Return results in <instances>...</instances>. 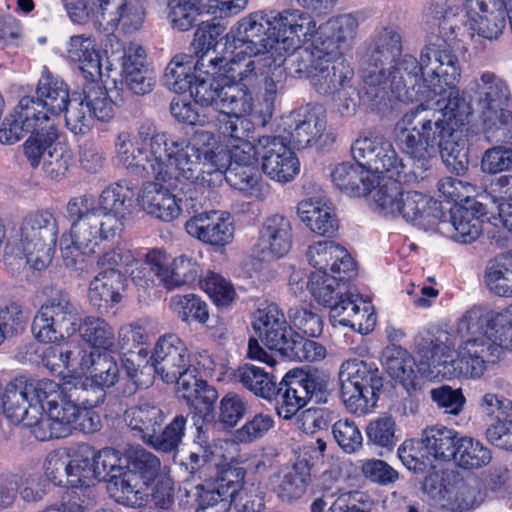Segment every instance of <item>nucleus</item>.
Returning <instances> with one entry per match:
<instances>
[{"label":"nucleus","mask_w":512,"mask_h":512,"mask_svg":"<svg viewBox=\"0 0 512 512\" xmlns=\"http://www.w3.org/2000/svg\"><path fill=\"white\" fill-rule=\"evenodd\" d=\"M463 343L450 353V367L458 376L480 377L505 349L512 350V304L502 310L481 306L469 309L457 324Z\"/></svg>","instance_id":"1"},{"label":"nucleus","mask_w":512,"mask_h":512,"mask_svg":"<svg viewBox=\"0 0 512 512\" xmlns=\"http://www.w3.org/2000/svg\"><path fill=\"white\" fill-rule=\"evenodd\" d=\"M315 20L294 9L276 15L252 13L240 19L225 38L250 57L286 55L314 32Z\"/></svg>","instance_id":"2"},{"label":"nucleus","mask_w":512,"mask_h":512,"mask_svg":"<svg viewBox=\"0 0 512 512\" xmlns=\"http://www.w3.org/2000/svg\"><path fill=\"white\" fill-rule=\"evenodd\" d=\"M217 141L213 131H196L191 142L182 137L166 135L163 145L158 181L172 189L178 188L180 179L191 183L210 185L211 179L218 178L217 161L226 160V156H216Z\"/></svg>","instance_id":"3"},{"label":"nucleus","mask_w":512,"mask_h":512,"mask_svg":"<svg viewBox=\"0 0 512 512\" xmlns=\"http://www.w3.org/2000/svg\"><path fill=\"white\" fill-rule=\"evenodd\" d=\"M437 105L438 109H427L419 104L406 112L394 127V140L400 150L422 164L437 154L447 162L448 104L442 99Z\"/></svg>","instance_id":"4"},{"label":"nucleus","mask_w":512,"mask_h":512,"mask_svg":"<svg viewBox=\"0 0 512 512\" xmlns=\"http://www.w3.org/2000/svg\"><path fill=\"white\" fill-rule=\"evenodd\" d=\"M58 223L48 211L28 213L19 228L18 241L8 242L4 263L12 270L29 266L41 271L51 262L55 252Z\"/></svg>","instance_id":"5"},{"label":"nucleus","mask_w":512,"mask_h":512,"mask_svg":"<svg viewBox=\"0 0 512 512\" xmlns=\"http://www.w3.org/2000/svg\"><path fill=\"white\" fill-rule=\"evenodd\" d=\"M402 54V36L394 25H381L375 28L360 48L364 97L376 101L382 97L387 84V69Z\"/></svg>","instance_id":"6"},{"label":"nucleus","mask_w":512,"mask_h":512,"mask_svg":"<svg viewBox=\"0 0 512 512\" xmlns=\"http://www.w3.org/2000/svg\"><path fill=\"white\" fill-rule=\"evenodd\" d=\"M252 326L269 349L278 351L290 360L313 362L326 355V349L320 343L305 339L289 327L284 314L276 305L258 309Z\"/></svg>","instance_id":"7"},{"label":"nucleus","mask_w":512,"mask_h":512,"mask_svg":"<svg viewBox=\"0 0 512 512\" xmlns=\"http://www.w3.org/2000/svg\"><path fill=\"white\" fill-rule=\"evenodd\" d=\"M468 90L477 97L487 141L512 143V103L505 82L494 73L483 72Z\"/></svg>","instance_id":"8"},{"label":"nucleus","mask_w":512,"mask_h":512,"mask_svg":"<svg viewBox=\"0 0 512 512\" xmlns=\"http://www.w3.org/2000/svg\"><path fill=\"white\" fill-rule=\"evenodd\" d=\"M164 420L162 409L149 402L140 403L125 412V421L135 437L157 451L175 452L185 435L187 418L176 415L163 427Z\"/></svg>","instance_id":"9"},{"label":"nucleus","mask_w":512,"mask_h":512,"mask_svg":"<svg viewBox=\"0 0 512 512\" xmlns=\"http://www.w3.org/2000/svg\"><path fill=\"white\" fill-rule=\"evenodd\" d=\"M329 381L324 376L307 373L301 369L289 371L280 381L276 412L291 419L309 401L326 404L330 397Z\"/></svg>","instance_id":"10"},{"label":"nucleus","mask_w":512,"mask_h":512,"mask_svg":"<svg viewBox=\"0 0 512 512\" xmlns=\"http://www.w3.org/2000/svg\"><path fill=\"white\" fill-rule=\"evenodd\" d=\"M80 321V313L70 295L59 292L41 305L31 328L38 341L53 343L78 331Z\"/></svg>","instance_id":"11"},{"label":"nucleus","mask_w":512,"mask_h":512,"mask_svg":"<svg viewBox=\"0 0 512 512\" xmlns=\"http://www.w3.org/2000/svg\"><path fill=\"white\" fill-rule=\"evenodd\" d=\"M47 378L18 375L10 380L0 395L3 414L12 423H24L33 429L43 408L40 405Z\"/></svg>","instance_id":"12"},{"label":"nucleus","mask_w":512,"mask_h":512,"mask_svg":"<svg viewBox=\"0 0 512 512\" xmlns=\"http://www.w3.org/2000/svg\"><path fill=\"white\" fill-rule=\"evenodd\" d=\"M67 128L75 135L87 134L95 119L106 122L113 118L114 103L100 83L89 82L81 94H73L64 108Z\"/></svg>","instance_id":"13"},{"label":"nucleus","mask_w":512,"mask_h":512,"mask_svg":"<svg viewBox=\"0 0 512 512\" xmlns=\"http://www.w3.org/2000/svg\"><path fill=\"white\" fill-rule=\"evenodd\" d=\"M42 394L43 412L32 429L33 435L40 441L66 437L77 421L78 408L64 399L53 380L46 379Z\"/></svg>","instance_id":"14"},{"label":"nucleus","mask_w":512,"mask_h":512,"mask_svg":"<svg viewBox=\"0 0 512 512\" xmlns=\"http://www.w3.org/2000/svg\"><path fill=\"white\" fill-rule=\"evenodd\" d=\"M93 455L94 449L87 445L79 447L71 457L49 455L47 474L58 486L89 491L99 476V471L93 468Z\"/></svg>","instance_id":"15"},{"label":"nucleus","mask_w":512,"mask_h":512,"mask_svg":"<svg viewBox=\"0 0 512 512\" xmlns=\"http://www.w3.org/2000/svg\"><path fill=\"white\" fill-rule=\"evenodd\" d=\"M166 135L156 136L149 143V153L140 142H134L127 133H120L115 143L116 160L130 174L158 181V171Z\"/></svg>","instance_id":"16"},{"label":"nucleus","mask_w":512,"mask_h":512,"mask_svg":"<svg viewBox=\"0 0 512 512\" xmlns=\"http://www.w3.org/2000/svg\"><path fill=\"white\" fill-rule=\"evenodd\" d=\"M290 142L294 147L306 148L315 145L318 149L331 146L336 135L327 129V119L321 107H302L287 116Z\"/></svg>","instance_id":"17"},{"label":"nucleus","mask_w":512,"mask_h":512,"mask_svg":"<svg viewBox=\"0 0 512 512\" xmlns=\"http://www.w3.org/2000/svg\"><path fill=\"white\" fill-rule=\"evenodd\" d=\"M259 155L262 170L271 180L287 183L299 172V160L287 146L282 136H262L258 138Z\"/></svg>","instance_id":"18"},{"label":"nucleus","mask_w":512,"mask_h":512,"mask_svg":"<svg viewBox=\"0 0 512 512\" xmlns=\"http://www.w3.org/2000/svg\"><path fill=\"white\" fill-rule=\"evenodd\" d=\"M311 482L310 463L302 458L273 472L268 478V488L278 501L293 505L304 498Z\"/></svg>","instance_id":"19"},{"label":"nucleus","mask_w":512,"mask_h":512,"mask_svg":"<svg viewBox=\"0 0 512 512\" xmlns=\"http://www.w3.org/2000/svg\"><path fill=\"white\" fill-rule=\"evenodd\" d=\"M355 160H361L366 170L391 173L390 178L400 177L404 165L392 143L381 136L357 140L352 146Z\"/></svg>","instance_id":"20"},{"label":"nucleus","mask_w":512,"mask_h":512,"mask_svg":"<svg viewBox=\"0 0 512 512\" xmlns=\"http://www.w3.org/2000/svg\"><path fill=\"white\" fill-rule=\"evenodd\" d=\"M510 1L464 0L466 25L479 36L497 39L506 26V13Z\"/></svg>","instance_id":"21"},{"label":"nucleus","mask_w":512,"mask_h":512,"mask_svg":"<svg viewBox=\"0 0 512 512\" xmlns=\"http://www.w3.org/2000/svg\"><path fill=\"white\" fill-rule=\"evenodd\" d=\"M246 471L242 467L224 469L215 483L202 488L199 506L208 512H226L237 501L244 485Z\"/></svg>","instance_id":"22"},{"label":"nucleus","mask_w":512,"mask_h":512,"mask_svg":"<svg viewBox=\"0 0 512 512\" xmlns=\"http://www.w3.org/2000/svg\"><path fill=\"white\" fill-rule=\"evenodd\" d=\"M150 361L155 373L168 384L174 383L176 375L191 365L186 345L175 334H166L158 339Z\"/></svg>","instance_id":"23"},{"label":"nucleus","mask_w":512,"mask_h":512,"mask_svg":"<svg viewBox=\"0 0 512 512\" xmlns=\"http://www.w3.org/2000/svg\"><path fill=\"white\" fill-rule=\"evenodd\" d=\"M465 203L450 208V223L453 225L454 241L468 244L475 241L482 233V217L487 213L486 207L475 199L476 189L473 185H465Z\"/></svg>","instance_id":"24"},{"label":"nucleus","mask_w":512,"mask_h":512,"mask_svg":"<svg viewBox=\"0 0 512 512\" xmlns=\"http://www.w3.org/2000/svg\"><path fill=\"white\" fill-rule=\"evenodd\" d=\"M196 373L197 370L190 365L188 369L176 375L174 383L181 397L194 406L203 423L209 424L215 421L214 404L218 393L206 381L198 379Z\"/></svg>","instance_id":"25"},{"label":"nucleus","mask_w":512,"mask_h":512,"mask_svg":"<svg viewBox=\"0 0 512 512\" xmlns=\"http://www.w3.org/2000/svg\"><path fill=\"white\" fill-rule=\"evenodd\" d=\"M289 52V69L299 78H308L312 81L314 69L326 55L337 56V48L323 33L314 32L301 41V44Z\"/></svg>","instance_id":"26"},{"label":"nucleus","mask_w":512,"mask_h":512,"mask_svg":"<svg viewBox=\"0 0 512 512\" xmlns=\"http://www.w3.org/2000/svg\"><path fill=\"white\" fill-rule=\"evenodd\" d=\"M121 77L125 87L135 95H145L154 89L156 77L140 44L131 42L124 48Z\"/></svg>","instance_id":"27"},{"label":"nucleus","mask_w":512,"mask_h":512,"mask_svg":"<svg viewBox=\"0 0 512 512\" xmlns=\"http://www.w3.org/2000/svg\"><path fill=\"white\" fill-rule=\"evenodd\" d=\"M133 189L122 182L112 184L102 191L97 206L98 216L106 225V232L118 234L124 220L131 213Z\"/></svg>","instance_id":"28"},{"label":"nucleus","mask_w":512,"mask_h":512,"mask_svg":"<svg viewBox=\"0 0 512 512\" xmlns=\"http://www.w3.org/2000/svg\"><path fill=\"white\" fill-rule=\"evenodd\" d=\"M330 321L333 326L341 325L360 334H368L375 326L376 317L370 302L359 295L345 292L332 306Z\"/></svg>","instance_id":"29"},{"label":"nucleus","mask_w":512,"mask_h":512,"mask_svg":"<svg viewBox=\"0 0 512 512\" xmlns=\"http://www.w3.org/2000/svg\"><path fill=\"white\" fill-rule=\"evenodd\" d=\"M307 259L314 268L315 273L322 275L338 274L341 280L353 277L355 263L347 250L333 241H319L308 247Z\"/></svg>","instance_id":"30"},{"label":"nucleus","mask_w":512,"mask_h":512,"mask_svg":"<svg viewBox=\"0 0 512 512\" xmlns=\"http://www.w3.org/2000/svg\"><path fill=\"white\" fill-rule=\"evenodd\" d=\"M185 228L192 237L215 247L228 245L234 237V226L230 217L216 210L191 216Z\"/></svg>","instance_id":"31"},{"label":"nucleus","mask_w":512,"mask_h":512,"mask_svg":"<svg viewBox=\"0 0 512 512\" xmlns=\"http://www.w3.org/2000/svg\"><path fill=\"white\" fill-rule=\"evenodd\" d=\"M400 203L398 215L425 231H434L443 221L445 214L441 202L421 192H404Z\"/></svg>","instance_id":"32"},{"label":"nucleus","mask_w":512,"mask_h":512,"mask_svg":"<svg viewBox=\"0 0 512 512\" xmlns=\"http://www.w3.org/2000/svg\"><path fill=\"white\" fill-rule=\"evenodd\" d=\"M292 246V226L282 215L267 217L260 230L256 245L258 256L269 261L286 255Z\"/></svg>","instance_id":"33"},{"label":"nucleus","mask_w":512,"mask_h":512,"mask_svg":"<svg viewBox=\"0 0 512 512\" xmlns=\"http://www.w3.org/2000/svg\"><path fill=\"white\" fill-rule=\"evenodd\" d=\"M393 65L392 69H387V84L383 87V95L377 98L375 103L385 100L389 91L401 101H413L409 89L414 90L423 80L422 66L415 57L405 55L400 61L398 58Z\"/></svg>","instance_id":"34"},{"label":"nucleus","mask_w":512,"mask_h":512,"mask_svg":"<svg viewBox=\"0 0 512 512\" xmlns=\"http://www.w3.org/2000/svg\"><path fill=\"white\" fill-rule=\"evenodd\" d=\"M448 332L440 331L438 335L428 334L417 341L420 355L418 370L430 380H442L447 374Z\"/></svg>","instance_id":"35"},{"label":"nucleus","mask_w":512,"mask_h":512,"mask_svg":"<svg viewBox=\"0 0 512 512\" xmlns=\"http://www.w3.org/2000/svg\"><path fill=\"white\" fill-rule=\"evenodd\" d=\"M314 71L311 84L320 95H333L354 79L353 68L338 56L326 55Z\"/></svg>","instance_id":"36"},{"label":"nucleus","mask_w":512,"mask_h":512,"mask_svg":"<svg viewBox=\"0 0 512 512\" xmlns=\"http://www.w3.org/2000/svg\"><path fill=\"white\" fill-rule=\"evenodd\" d=\"M450 460L459 468L474 470L487 466L492 454L479 440L450 430Z\"/></svg>","instance_id":"37"},{"label":"nucleus","mask_w":512,"mask_h":512,"mask_svg":"<svg viewBox=\"0 0 512 512\" xmlns=\"http://www.w3.org/2000/svg\"><path fill=\"white\" fill-rule=\"evenodd\" d=\"M273 63V55L248 58H231L226 60L223 66V75L230 83L247 88L250 91L256 89L262 81L265 69Z\"/></svg>","instance_id":"38"},{"label":"nucleus","mask_w":512,"mask_h":512,"mask_svg":"<svg viewBox=\"0 0 512 512\" xmlns=\"http://www.w3.org/2000/svg\"><path fill=\"white\" fill-rule=\"evenodd\" d=\"M159 182H147L138 201L148 214L163 221H171L180 214L181 206L176 196L170 193V187H164Z\"/></svg>","instance_id":"39"},{"label":"nucleus","mask_w":512,"mask_h":512,"mask_svg":"<svg viewBox=\"0 0 512 512\" xmlns=\"http://www.w3.org/2000/svg\"><path fill=\"white\" fill-rule=\"evenodd\" d=\"M331 178L339 190L354 197L366 196L374 188V179L361 160L338 164L332 171Z\"/></svg>","instance_id":"40"},{"label":"nucleus","mask_w":512,"mask_h":512,"mask_svg":"<svg viewBox=\"0 0 512 512\" xmlns=\"http://www.w3.org/2000/svg\"><path fill=\"white\" fill-rule=\"evenodd\" d=\"M126 278L118 270H103L90 283L88 297L100 312L107 311L121 299Z\"/></svg>","instance_id":"41"},{"label":"nucleus","mask_w":512,"mask_h":512,"mask_svg":"<svg viewBox=\"0 0 512 512\" xmlns=\"http://www.w3.org/2000/svg\"><path fill=\"white\" fill-rule=\"evenodd\" d=\"M110 496L119 504L140 508L148 502L149 486L138 479L137 474L122 471L108 479Z\"/></svg>","instance_id":"42"},{"label":"nucleus","mask_w":512,"mask_h":512,"mask_svg":"<svg viewBox=\"0 0 512 512\" xmlns=\"http://www.w3.org/2000/svg\"><path fill=\"white\" fill-rule=\"evenodd\" d=\"M116 235L106 232V225L98 214H91L72 221L68 238L79 248L84 249L85 253L94 254L100 241Z\"/></svg>","instance_id":"43"},{"label":"nucleus","mask_w":512,"mask_h":512,"mask_svg":"<svg viewBox=\"0 0 512 512\" xmlns=\"http://www.w3.org/2000/svg\"><path fill=\"white\" fill-rule=\"evenodd\" d=\"M297 212L309 229L320 235L332 237L338 230V220L330 206L316 199H306L298 204Z\"/></svg>","instance_id":"44"},{"label":"nucleus","mask_w":512,"mask_h":512,"mask_svg":"<svg viewBox=\"0 0 512 512\" xmlns=\"http://www.w3.org/2000/svg\"><path fill=\"white\" fill-rule=\"evenodd\" d=\"M285 60V55L273 56V63H270L262 76L264 93L260 117L263 126L271 120L275 110V100L285 89L286 74L282 67Z\"/></svg>","instance_id":"45"},{"label":"nucleus","mask_w":512,"mask_h":512,"mask_svg":"<svg viewBox=\"0 0 512 512\" xmlns=\"http://www.w3.org/2000/svg\"><path fill=\"white\" fill-rule=\"evenodd\" d=\"M340 379L351 381L353 387L376 396L383 387V379L378 369L359 359L348 360L342 364Z\"/></svg>","instance_id":"46"},{"label":"nucleus","mask_w":512,"mask_h":512,"mask_svg":"<svg viewBox=\"0 0 512 512\" xmlns=\"http://www.w3.org/2000/svg\"><path fill=\"white\" fill-rule=\"evenodd\" d=\"M210 131L218 132L227 146L249 141L253 124L244 115L212 114Z\"/></svg>","instance_id":"47"},{"label":"nucleus","mask_w":512,"mask_h":512,"mask_svg":"<svg viewBox=\"0 0 512 512\" xmlns=\"http://www.w3.org/2000/svg\"><path fill=\"white\" fill-rule=\"evenodd\" d=\"M81 370L90 373V378L107 388L116 384L119 379V367L114 357L107 352L89 350L81 358Z\"/></svg>","instance_id":"48"},{"label":"nucleus","mask_w":512,"mask_h":512,"mask_svg":"<svg viewBox=\"0 0 512 512\" xmlns=\"http://www.w3.org/2000/svg\"><path fill=\"white\" fill-rule=\"evenodd\" d=\"M486 494L481 489V480L476 476L457 478L450 483V510L468 511L479 506Z\"/></svg>","instance_id":"49"},{"label":"nucleus","mask_w":512,"mask_h":512,"mask_svg":"<svg viewBox=\"0 0 512 512\" xmlns=\"http://www.w3.org/2000/svg\"><path fill=\"white\" fill-rule=\"evenodd\" d=\"M50 113L43 106L41 99L24 96L13 110V116L18 117L21 124L29 133L54 128L50 123Z\"/></svg>","instance_id":"50"},{"label":"nucleus","mask_w":512,"mask_h":512,"mask_svg":"<svg viewBox=\"0 0 512 512\" xmlns=\"http://www.w3.org/2000/svg\"><path fill=\"white\" fill-rule=\"evenodd\" d=\"M253 109L252 91L227 83L220 89V97L213 114L247 115Z\"/></svg>","instance_id":"51"},{"label":"nucleus","mask_w":512,"mask_h":512,"mask_svg":"<svg viewBox=\"0 0 512 512\" xmlns=\"http://www.w3.org/2000/svg\"><path fill=\"white\" fill-rule=\"evenodd\" d=\"M197 77L193 71V55L177 54L164 72V85L175 93H185Z\"/></svg>","instance_id":"52"},{"label":"nucleus","mask_w":512,"mask_h":512,"mask_svg":"<svg viewBox=\"0 0 512 512\" xmlns=\"http://www.w3.org/2000/svg\"><path fill=\"white\" fill-rule=\"evenodd\" d=\"M36 94L51 115L61 113L71 99L67 85L50 75L39 80Z\"/></svg>","instance_id":"53"},{"label":"nucleus","mask_w":512,"mask_h":512,"mask_svg":"<svg viewBox=\"0 0 512 512\" xmlns=\"http://www.w3.org/2000/svg\"><path fill=\"white\" fill-rule=\"evenodd\" d=\"M339 281L345 280H341L338 274L312 273L307 288L318 303L330 307L331 310L345 293L344 286L342 287Z\"/></svg>","instance_id":"54"},{"label":"nucleus","mask_w":512,"mask_h":512,"mask_svg":"<svg viewBox=\"0 0 512 512\" xmlns=\"http://www.w3.org/2000/svg\"><path fill=\"white\" fill-rule=\"evenodd\" d=\"M211 0H180L169 12L173 28L188 31L201 23V17L209 9Z\"/></svg>","instance_id":"55"},{"label":"nucleus","mask_w":512,"mask_h":512,"mask_svg":"<svg viewBox=\"0 0 512 512\" xmlns=\"http://www.w3.org/2000/svg\"><path fill=\"white\" fill-rule=\"evenodd\" d=\"M80 331L83 340L91 345L89 350H111L114 347L115 336L112 327L103 319L87 317L80 321Z\"/></svg>","instance_id":"56"},{"label":"nucleus","mask_w":512,"mask_h":512,"mask_svg":"<svg viewBox=\"0 0 512 512\" xmlns=\"http://www.w3.org/2000/svg\"><path fill=\"white\" fill-rule=\"evenodd\" d=\"M161 462L152 452L137 447L128 456V471L135 473L143 483L149 486L159 477Z\"/></svg>","instance_id":"57"},{"label":"nucleus","mask_w":512,"mask_h":512,"mask_svg":"<svg viewBox=\"0 0 512 512\" xmlns=\"http://www.w3.org/2000/svg\"><path fill=\"white\" fill-rule=\"evenodd\" d=\"M485 284L498 296L512 297V267L504 256L491 260L485 270Z\"/></svg>","instance_id":"58"},{"label":"nucleus","mask_w":512,"mask_h":512,"mask_svg":"<svg viewBox=\"0 0 512 512\" xmlns=\"http://www.w3.org/2000/svg\"><path fill=\"white\" fill-rule=\"evenodd\" d=\"M170 307L186 323L194 320L203 324L209 318L207 304L194 294L173 296Z\"/></svg>","instance_id":"59"},{"label":"nucleus","mask_w":512,"mask_h":512,"mask_svg":"<svg viewBox=\"0 0 512 512\" xmlns=\"http://www.w3.org/2000/svg\"><path fill=\"white\" fill-rule=\"evenodd\" d=\"M398 456L403 465L415 473H424L428 464L433 463L421 437L405 440L398 448Z\"/></svg>","instance_id":"60"},{"label":"nucleus","mask_w":512,"mask_h":512,"mask_svg":"<svg viewBox=\"0 0 512 512\" xmlns=\"http://www.w3.org/2000/svg\"><path fill=\"white\" fill-rule=\"evenodd\" d=\"M226 181L230 186L240 191L261 192L260 173L255 165L239 166L238 164L226 165L223 169Z\"/></svg>","instance_id":"61"},{"label":"nucleus","mask_w":512,"mask_h":512,"mask_svg":"<svg viewBox=\"0 0 512 512\" xmlns=\"http://www.w3.org/2000/svg\"><path fill=\"white\" fill-rule=\"evenodd\" d=\"M341 380V398L347 410L358 416L369 413L378 401V396L366 393L351 385V381Z\"/></svg>","instance_id":"62"},{"label":"nucleus","mask_w":512,"mask_h":512,"mask_svg":"<svg viewBox=\"0 0 512 512\" xmlns=\"http://www.w3.org/2000/svg\"><path fill=\"white\" fill-rule=\"evenodd\" d=\"M421 438L433 463H448V428L444 425H432L422 430Z\"/></svg>","instance_id":"63"},{"label":"nucleus","mask_w":512,"mask_h":512,"mask_svg":"<svg viewBox=\"0 0 512 512\" xmlns=\"http://www.w3.org/2000/svg\"><path fill=\"white\" fill-rule=\"evenodd\" d=\"M57 131L55 128L31 133L24 144V154L32 167H37L45 159L50 148L55 145Z\"/></svg>","instance_id":"64"}]
</instances>
